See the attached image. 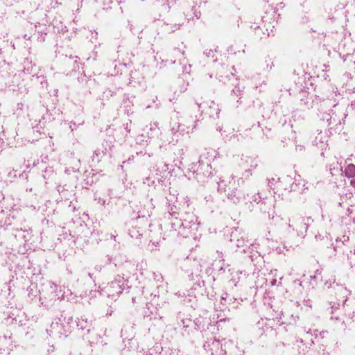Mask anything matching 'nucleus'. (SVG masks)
Masks as SVG:
<instances>
[{
	"instance_id": "1",
	"label": "nucleus",
	"mask_w": 355,
	"mask_h": 355,
	"mask_svg": "<svg viewBox=\"0 0 355 355\" xmlns=\"http://www.w3.org/2000/svg\"><path fill=\"white\" fill-rule=\"evenodd\" d=\"M347 170L353 174L355 171V167L353 165H349L347 167Z\"/></svg>"
}]
</instances>
